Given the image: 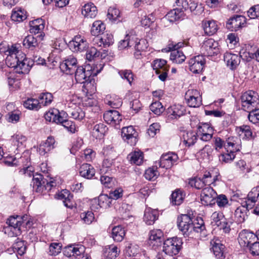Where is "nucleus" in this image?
<instances>
[{
    "instance_id": "nucleus-31",
    "label": "nucleus",
    "mask_w": 259,
    "mask_h": 259,
    "mask_svg": "<svg viewBox=\"0 0 259 259\" xmlns=\"http://www.w3.org/2000/svg\"><path fill=\"white\" fill-rule=\"evenodd\" d=\"M82 14L87 18H94L97 14V8L93 3L85 4L82 10Z\"/></svg>"
},
{
    "instance_id": "nucleus-47",
    "label": "nucleus",
    "mask_w": 259,
    "mask_h": 259,
    "mask_svg": "<svg viewBox=\"0 0 259 259\" xmlns=\"http://www.w3.org/2000/svg\"><path fill=\"white\" fill-rule=\"evenodd\" d=\"M53 95L50 93L41 94L38 98V101L40 107L50 105L53 101Z\"/></svg>"
},
{
    "instance_id": "nucleus-18",
    "label": "nucleus",
    "mask_w": 259,
    "mask_h": 259,
    "mask_svg": "<svg viewBox=\"0 0 259 259\" xmlns=\"http://www.w3.org/2000/svg\"><path fill=\"white\" fill-rule=\"evenodd\" d=\"M132 40L134 42L132 43V47H133L135 48L136 51L135 56L138 59L141 55V52L148 48V42L145 39H139L133 35H132Z\"/></svg>"
},
{
    "instance_id": "nucleus-7",
    "label": "nucleus",
    "mask_w": 259,
    "mask_h": 259,
    "mask_svg": "<svg viewBox=\"0 0 259 259\" xmlns=\"http://www.w3.org/2000/svg\"><path fill=\"white\" fill-rule=\"evenodd\" d=\"M185 98L190 107H199L202 105V97L197 90H188L185 94Z\"/></svg>"
},
{
    "instance_id": "nucleus-40",
    "label": "nucleus",
    "mask_w": 259,
    "mask_h": 259,
    "mask_svg": "<svg viewBox=\"0 0 259 259\" xmlns=\"http://www.w3.org/2000/svg\"><path fill=\"white\" fill-rule=\"evenodd\" d=\"M38 42L37 39L32 35L26 36L23 41V45L26 48L33 50L38 46Z\"/></svg>"
},
{
    "instance_id": "nucleus-38",
    "label": "nucleus",
    "mask_w": 259,
    "mask_h": 259,
    "mask_svg": "<svg viewBox=\"0 0 259 259\" xmlns=\"http://www.w3.org/2000/svg\"><path fill=\"white\" fill-rule=\"evenodd\" d=\"M152 66L156 73H159L161 70H169L166 61L162 59L155 60L152 63Z\"/></svg>"
},
{
    "instance_id": "nucleus-21",
    "label": "nucleus",
    "mask_w": 259,
    "mask_h": 259,
    "mask_svg": "<svg viewBox=\"0 0 259 259\" xmlns=\"http://www.w3.org/2000/svg\"><path fill=\"white\" fill-rule=\"evenodd\" d=\"M75 79L77 82L84 83L90 80L91 72L89 70L85 71L81 66L78 67L74 71Z\"/></svg>"
},
{
    "instance_id": "nucleus-51",
    "label": "nucleus",
    "mask_w": 259,
    "mask_h": 259,
    "mask_svg": "<svg viewBox=\"0 0 259 259\" xmlns=\"http://www.w3.org/2000/svg\"><path fill=\"white\" fill-rule=\"evenodd\" d=\"M197 134L193 132L187 133L184 135V142L188 146L193 145L197 140Z\"/></svg>"
},
{
    "instance_id": "nucleus-39",
    "label": "nucleus",
    "mask_w": 259,
    "mask_h": 259,
    "mask_svg": "<svg viewBox=\"0 0 259 259\" xmlns=\"http://www.w3.org/2000/svg\"><path fill=\"white\" fill-rule=\"evenodd\" d=\"M108 128L103 123H100L96 124L92 130V135L96 138H100L107 132Z\"/></svg>"
},
{
    "instance_id": "nucleus-57",
    "label": "nucleus",
    "mask_w": 259,
    "mask_h": 259,
    "mask_svg": "<svg viewBox=\"0 0 259 259\" xmlns=\"http://www.w3.org/2000/svg\"><path fill=\"white\" fill-rule=\"evenodd\" d=\"M188 184L192 187H195L197 189H203L205 188L202 178H196L189 179Z\"/></svg>"
},
{
    "instance_id": "nucleus-2",
    "label": "nucleus",
    "mask_w": 259,
    "mask_h": 259,
    "mask_svg": "<svg viewBox=\"0 0 259 259\" xmlns=\"http://www.w3.org/2000/svg\"><path fill=\"white\" fill-rule=\"evenodd\" d=\"M177 226L185 237L191 235L193 231L200 233L205 236V227L203 221L200 219L196 224H193L191 217L187 214H182L177 218Z\"/></svg>"
},
{
    "instance_id": "nucleus-60",
    "label": "nucleus",
    "mask_w": 259,
    "mask_h": 259,
    "mask_svg": "<svg viewBox=\"0 0 259 259\" xmlns=\"http://www.w3.org/2000/svg\"><path fill=\"white\" fill-rule=\"evenodd\" d=\"M134 42L132 40V35H126L124 39L121 40L119 42L118 48L120 50L125 49L127 47H132V43Z\"/></svg>"
},
{
    "instance_id": "nucleus-50",
    "label": "nucleus",
    "mask_w": 259,
    "mask_h": 259,
    "mask_svg": "<svg viewBox=\"0 0 259 259\" xmlns=\"http://www.w3.org/2000/svg\"><path fill=\"white\" fill-rule=\"evenodd\" d=\"M150 110L155 114L160 115L165 110L163 106L159 101L153 102L150 106Z\"/></svg>"
},
{
    "instance_id": "nucleus-35",
    "label": "nucleus",
    "mask_w": 259,
    "mask_h": 259,
    "mask_svg": "<svg viewBox=\"0 0 259 259\" xmlns=\"http://www.w3.org/2000/svg\"><path fill=\"white\" fill-rule=\"evenodd\" d=\"M105 30V25L101 21H95L92 26L91 33L94 36L100 35Z\"/></svg>"
},
{
    "instance_id": "nucleus-29",
    "label": "nucleus",
    "mask_w": 259,
    "mask_h": 259,
    "mask_svg": "<svg viewBox=\"0 0 259 259\" xmlns=\"http://www.w3.org/2000/svg\"><path fill=\"white\" fill-rule=\"evenodd\" d=\"M202 26L205 33L208 35L215 33L218 29L216 22L213 20L203 21Z\"/></svg>"
},
{
    "instance_id": "nucleus-43",
    "label": "nucleus",
    "mask_w": 259,
    "mask_h": 259,
    "mask_svg": "<svg viewBox=\"0 0 259 259\" xmlns=\"http://www.w3.org/2000/svg\"><path fill=\"white\" fill-rule=\"evenodd\" d=\"M170 59L173 63L181 64L185 60L186 56L181 51H174L170 53Z\"/></svg>"
},
{
    "instance_id": "nucleus-28",
    "label": "nucleus",
    "mask_w": 259,
    "mask_h": 259,
    "mask_svg": "<svg viewBox=\"0 0 259 259\" xmlns=\"http://www.w3.org/2000/svg\"><path fill=\"white\" fill-rule=\"evenodd\" d=\"M79 174L81 177L90 179L95 175V170L91 164L83 163L80 167Z\"/></svg>"
},
{
    "instance_id": "nucleus-22",
    "label": "nucleus",
    "mask_w": 259,
    "mask_h": 259,
    "mask_svg": "<svg viewBox=\"0 0 259 259\" xmlns=\"http://www.w3.org/2000/svg\"><path fill=\"white\" fill-rule=\"evenodd\" d=\"M55 140L54 137L50 136L46 141L40 144L38 149L40 155H44L53 150L55 146Z\"/></svg>"
},
{
    "instance_id": "nucleus-59",
    "label": "nucleus",
    "mask_w": 259,
    "mask_h": 259,
    "mask_svg": "<svg viewBox=\"0 0 259 259\" xmlns=\"http://www.w3.org/2000/svg\"><path fill=\"white\" fill-rule=\"evenodd\" d=\"M158 172L154 167L149 168L146 170L144 176L145 179L149 181L155 180L158 175Z\"/></svg>"
},
{
    "instance_id": "nucleus-61",
    "label": "nucleus",
    "mask_w": 259,
    "mask_h": 259,
    "mask_svg": "<svg viewBox=\"0 0 259 259\" xmlns=\"http://www.w3.org/2000/svg\"><path fill=\"white\" fill-rule=\"evenodd\" d=\"M58 114H59V110L57 109L53 108L46 112L44 117L47 121L55 122L56 116Z\"/></svg>"
},
{
    "instance_id": "nucleus-37",
    "label": "nucleus",
    "mask_w": 259,
    "mask_h": 259,
    "mask_svg": "<svg viewBox=\"0 0 259 259\" xmlns=\"http://www.w3.org/2000/svg\"><path fill=\"white\" fill-rule=\"evenodd\" d=\"M125 234L124 230L120 226L114 227L112 230V237L117 242L121 241L124 238Z\"/></svg>"
},
{
    "instance_id": "nucleus-62",
    "label": "nucleus",
    "mask_w": 259,
    "mask_h": 259,
    "mask_svg": "<svg viewBox=\"0 0 259 259\" xmlns=\"http://www.w3.org/2000/svg\"><path fill=\"white\" fill-rule=\"evenodd\" d=\"M238 132L240 135H244L247 139H250L252 137V132L250 127L248 125H243L238 128Z\"/></svg>"
},
{
    "instance_id": "nucleus-55",
    "label": "nucleus",
    "mask_w": 259,
    "mask_h": 259,
    "mask_svg": "<svg viewBox=\"0 0 259 259\" xmlns=\"http://www.w3.org/2000/svg\"><path fill=\"white\" fill-rule=\"evenodd\" d=\"M225 219L223 213L220 211H215L212 213L211 216V224L217 226L221 224V222Z\"/></svg>"
},
{
    "instance_id": "nucleus-46",
    "label": "nucleus",
    "mask_w": 259,
    "mask_h": 259,
    "mask_svg": "<svg viewBox=\"0 0 259 259\" xmlns=\"http://www.w3.org/2000/svg\"><path fill=\"white\" fill-rule=\"evenodd\" d=\"M163 236V232L159 229L151 230L149 233V240L151 243L153 241L160 243Z\"/></svg>"
},
{
    "instance_id": "nucleus-15",
    "label": "nucleus",
    "mask_w": 259,
    "mask_h": 259,
    "mask_svg": "<svg viewBox=\"0 0 259 259\" xmlns=\"http://www.w3.org/2000/svg\"><path fill=\"white\" fill-rule=\"evenodd\" d=\"M178 157L174 153H167L163 154L158 162L160 167L168 169L170 168L177 161Z\"/></svg>"
},
{
    "instance_id": "nucleus-41",
    "label": "nucleus",
    "mask_w": 259,
    "mask_h": 259,
    "mask_svg": "<svg viewBox=\"0 0 259 259\" xmlns=\"http://www.w3.org/2000/svg\"><path fill=\"white\" fill-rule=\"evenodd\" d=\"M124 252L128 256H135L139 252V247L136 244L127 242L125 245Z\"/></svg>"
},
{
    "instance_id": "nucleus-10",
    "label": "nucleus",
    "mask_w": 259,
    "mask_h": 259,
    "mask_svg": "<svg viewBox=\"0 0 259 259\" xmlns=\"http://www.w3.org/2000/svg\"><path fill=\"white\" fill-rule=\"evenodd\" d=\"M217 193L210 187L203 188L201 193V202L204 205H211L215 203Z\"/></svg>"
},
{
    "instance_id": "nucleus-64",
    "label": "nucleus",
    "mask_w": 259,
    "mask_h": 259,
    "mask_svg": "<svg viewBox=\"0 0 259 259\" xmlns=\"http://www.w3.org/2000/svg\"><path fill=\"white\" fill-rule=\"evenodd\" d=\"M249 112L248 118L249 121L253 123L259 122V109L256 108L251 110Z\"/></svg>"
},
{
    "instance_id": "nucleus-26",
    "label": "nucleus",
    "mask_w": 259,
    "mask_h": 259,
    "mask_svg": "<svg viewBox=\"0 0 259 259\" xmlns=\"http://www.w3.org/2000/svg\"><path fill=\"white\" fill-rule=\"evenodd\" d=\"M168 116L171 119H177L184 114V108L181 105H174L166 110Z\"/></svg>"
},
{
    "instance_id": "nucleus-25",
    "label": "nucleus",
    "mask_w": 259,
    "mask_h": 259,
    "mask_svg": "<svg viewBox=\"0 0 259 259\" xmlns=\"http://www.w3.org/2000/svg\"><path fill=\"white\" fill-rule=\"evenodd\" d=\"M210 243L212 246L211 249L215 257L218 259H223L225 258L224 253L225 248L224 245L221 243L220 241L218 240H212L210 242Z\"/></svg>"
},
{
    "instance_id": "nucleus-3",
    "label": "nucleus",
    "mask_w": 259,
    "mask_h": 259,
    "mask_svg": "<svg viewBox=\"0 0 259 259\" xmlns=\"http://www.w3.org/2000/svg\"><path fill=\"white\" fill-rule=\"evenodd\" d=\"M177 8L170 11L166 15L169 22H174L184 19L185 11L188 9V2L187 0H176Z\"/></svg>"
},
{
    "instance_id": "nucleus-30",
    "label": "nucleus",
    "mask_w": 259,
    "mask_h": 259,
    "mask_svg": "<svg viewBox=\"0 0 259 259\" xmlns=\"http://www.w3.org/2000/svg\"><path fill=\"white\" fill-rule=\"evenodd\" d=\"M127 158L131 163L140 165L143 162L144 154L140 150H135L128 155Z\"/></svg>"
},
{
    "instance_id": "nucleus-36",
    "label": "nucleus",
    "mask_w": 259,
    "mask_h": 259,
    "mask_svg": "<svg viewBox=\"0 0 259 259\" xmlns=\"http://www.w3.org/2000/svg\"><path fill=\"white\" fill-rule=\"evenodd\" d=\"M16 10L12 12L11 19L13 21L21 22L27 18L26 12L22 8H16Z\"/></svg>"
},
{
    "instance_id": "nucleus-1",
    "label": "nucleus",
    "mask_w": 259,
    "mask_h": 259,
    "mask_svg": "<svg viewBox=\"0 0 259 259\" xmlns=\"http://www.w3.org/2000/svg\"><path fill=\"white\" fill-rule=\"evenodd\" d=\"M0 53L7 55L6 59L7 65L16 70L19 74L28 73L32 64H30V60L26 58V55L22 51L18 50L15 46L11 47L6 42L0 44Z\"/></svg>"
},
{
    "instance_id": "nucleus-45",
    "label": "nucleus",
    "mask_w": 259,
    "mask_h": 259,
    "mask_svg": "<svg viewBox=\"0 0 259 259\" xmlns=\"http://www.w3.org/2000/svg\"><path fill=\"white\" fill-rule=\"evenodd\" d=\"M188 8H189L191 12L196 15H200L204 12V7L202 4H198L194 2H190L188 3Z\"/></svg>"
},
{
    "instance_id": "nucleus-4",
    "label": "nucleus",
    "mask_w": 259,
    "mask_h": 259,
    "mask_svg": "<svg viewBox=\"0 0 259 259\" xmlns=\"http://www.w3.org/2000/svg\"><path fill=\"white\" fill-rule=\"evenodd\" d=\"M241 100L242 109L247 112L257 108L259 102L257 94L252 91L244 93Z\"/></svg>"
},
{
    "instance_id": "nucleus-8",
    "label": "nucleus",
    "mask_w": 259,
    "mask_h": 259,
    "mask_svg": "<svg viewBox=\"0 0 259 259\" xmlns=\"http://www.w3.org/2000/svg\"><path fill=\"white\" fill-rule=\"evenodd\" d=\"M103 117L108 124L114 126L116 128H119V124L122 117L118 111L115 110L107 111L104 113Z\"/></svg>"
},
{
    "instance_id": "nucleus-17",
    "label": "nucleus",
    "mask_w": 259,
    "mask_h": 259,
    "mask_svg": "<svg viewBox=\"0 0 259 259\" xmlns=\"http://www.w3.org/2000/svg\"><path fill=\"white\" fill-rule=\"evenodd\" d=\"M240 54H241V52H240ZM242 57L243 56L241 54L238 56L236 54L226 52L224 54V61L226 63L227 66L231 70H234L240 64V58Z\"/></svg>"
},
{
    "instance_id": "nucleus-27",
    "label": "nucleus",
    "mask_w": 259,
    "mask_h": 259,
    "mask_svg": "<svg viewBox=\"0 0 259 259\" xmlns=\"http://www.w3.org/2000/svg\"><path fill=\"white\" fill-rule=\"evenodd\" d=\"M158 217V212L156 209H152L151 208H147L145 209L144 220L147 225L153 224Z\"/></svg>"
},
{
    "instance_id": "nucleus-13",
    "label": "nucleus",
    "mask_w": 259,
    "mask_h": 259,
    "mask_svg": "<svg viewBox=\"0 0 259 259\" xmlns=\"http://www.w3.org/2000/svg\"><path fill=\"white\" fill-rule=\"evenodd\" d=\"M69 47L74 52H82L88 48V44L80 35H76L69 42Z\"/></svg>"
},
{
    "instance_id": "nucleus-54",
    "label": "nucleus",
    "mask_w": 259,
    "mask_h": 259,
    "mask_svg": "<svg viewBox=\"0 0 259 259\" xmlns=\"http://www.w3.org/2000/svg\"><path fill=\"white\" fill-rule=\"evenodd\" d=\"M13 248L14 252H16L19 255H22L24 254L26 247L24 241L19 240L13 244Z\"/></svg>"
},
{
    "instance_id": "nucleus-9",
    "label": "nucleus",
    "mask_w": 259,
    "mask_h": 259,
    "mask_svg": "<svg viewBox=\"0 0 259 259\" xmlns=\"http://www.w3.org/2000/svg\"><path fill=\"white\" fill-rule=\"evenodd\" d=\"M246 18L241 15H235L228 19L226 22V28L231 31H236L245 26Z\"/></svg>"
},
{
    "instance_id": "nucleus-42",
    "label": "nucleus",
    "mask_w": 259,
    "mask_h": 259,
    "mask_svg": "<svg viewBox=\"0 0 259 259\" xmlns=\"http://www.w3.org/2000/svg\"><path fill=\"white\" fill-rule=\"evenodd\" d=\"M184 198L183 192L180 189L175 190L171 195V203L173 205H180L183 202Z\"/></svg>"
},
{
    "instance_id": "nucleus-11",
    "label": "nucleus",
    "mask_w": 259,
    "mask_h": 259,
    "mask_svg": "<svg viewBox=\"0 0 259 259\" xmlns=\"http://www.w3.org/2000/svg\"><path fill=\"white\" fill-rule=\"evenodd\" d=\"M205 64V59L203 55L195 56L189 61V69L194 73H200Z\"/></svg>"
},
{
    "instance_id": "nucleus-5",
    "label": "nucleus",
    "mask_w": 259,
    "mask_h": 259,
    "mask_svg": "<svg viewBox=\"0 0 259 259\" xmlns=\"http://www.w3.org/2000/svg\"><path fill=\"white\" fill-rule=\"evenodd\" d=\"M183 244L181 238L175 237L166 239L163 243V251L167 255L177 254L181 249Z\"/></svg>"
},
{
    "instance_id": "nucleus-58",
    "label": "nucleus",
    "mask_w": 259,
    "mask_h": 259,
    "mask_svg": "<svg viewBox=\"0 0 259 259\" xmlns=\"http://www.w3.org/2000/svg\"><path fill=\"white\" fill-rule=\"evenodd\" d=\"M118 74L122 78L126 79L130 84H132L134 80V75L131 70H119Z\"/></svg>"
},
{
    "instance_id": "nucleus-14",
    "label": "nucleus",
    "mask_w": 259,
    "mask_h": 259,
    "mask_svg": "<svg viewBox=\"0 0 259 259\" xmlns=\"http://www.w3.org/2000/svg\"><path fill=\"white\" fill-rule=\"evenodd\" d=\"M60 68L67 74H72L77 68V60L72 56H69L60 64Z\"/></svg>"
},
{
    "instance_id": "nucleus-53",
    "label": "nucleus",
    "mask_w": 259,
    "mask_h": 259,
    "mask_svg": "<svg viewBox=\"0 0 259 259\" xmlns=\"http://www.w3.org/2000/svg\"><path fill=\"white\" fill-rule=\"evenodd\" d=\"M120 17V11L114 7H110L108 10L107 17L112 22H115Z\"/></svg>"
},
{
    "instance_id": "nucleus-33",
    "label": "nucleus",
    "mask_w": 259,
    "mask_h": 259,
    "mask_svg": "<svg viewBox=\"0 0 259 259\" xmlns=\"http://www.w3.org/2000/svg\"><path fill=\"white\" fill-rule=\"evenodd\" d=\"M120 251L117 246L112 245L105 246L103 250V255L107 259H115Z\"/></svg>"
},
{
    "instance_id": "nucleus-63",
    "label": "nucleus",
    "mask_w": 259,
    "mask_h": 259,
    "mask_svg": "<svg viewBox=\"0 0 259 259\" xmlns=\"http://www.w3.org/2000/svg\"><path fill=\"white\" fill-rule=\"evenodd\" d=\"M81 220L86 224H91L95 219L93 212L90 211L83 212L80 214Z\"/></svg>"
},
{
    "instance_id": "nucleus-44",
    "label": "nucleus",
    "mask_w": 259,
    "mask_h": 259,
    "mask_svg": "<svg viewBox=\"0 0 259 259\" xmlns=\"http://www.w3.org/2000/svg\"><path fill=\"white\" fill-rule=\"evenodd\" d=\"M70 116L74 119L81 120L85 117V112L79 107H76L74 109L68 111Z\"/></svg>"
},
{
    "instance_id": "nucleus-20",
    "label": "nucleus",
    "mask_w": 259,
    "mask_h": 259,
    "mask_svg": "<svg viewBox=\"0 0 259 259\" xmlns=\"http://www.w3.org/2000/svg\"><path fill=\"white\" fill-rule=\"evenodd\" d=\"M258 239L256 236L251 232L243 231L239 234V242L244 247H249L254 241Z\"/></svg>"
},
{
    "instance_id": "nucleus-56",
    "label": "nucleus",
    "mask_w": 259,
    "mask_h": 259,
    "mask_svg": "<svg viewBox=\"0 0 259 259\" xmlns=\"http://www.w3.org/2000/svg\"><path fill=\"white\" fill-rule=\"evenodd\" d=\"M62 245L59 243H52L49 246V254L50 255L56 256L61 252Z\"/></svg>"
},
{
    "instance_id": "nucleus-24",
    "label": "nucleus",
    "mask_w": 259,
    "mask_h": 259,
    "mask_svg": "<svg viewBox=\"0 0 259 259\" xmlns=\"http://www.w3.org/2000/svg\"><path fill=\"white\" fill-rule=\"evenodd\" d=\"M58 198L63 200L64 205L70 208L73 207L74 203L73 200V196L70 193V192L64 189L62 190L58 194Z\"/></svg>"
},
{
    "instance_id": "nucleus-16",
    "label": "nucleus",
    "mask_w": 259,
    "mask_h": 259,
    "mask_svg": "<svg viewBox=\"0 0 259 259\" xmlns=\"http://www.w3.org/2000/svg\"><path fill=\"white\" fill-rule=\"evenodd\" d=\"M112 200L107 194L100 195L98 200H94L91 206L92 209H98L99 208H107L110 206Z\"/></svg>"
},
{
    "instance_id": "nucleus-49",
    "label": "nucleus",
    "mask_w": 259,
    "mask_h": 259,
    "mask_svg": "<svg viewBox=\"0 0 259 259\" xmlns=\"http://www.w3.org/2000/svg\"><path fill=\"white\" fill-rule=\"evenodd\" d=\"M24 106L32 110H38L40 108L38 100L35 99H28L24 102Z\"/></svg>"
},
{
    "instance_id": "nucleus-12",
    "label": "nucleus",
    "mask_w": 259,
    "mask_h": 259,
    "mask_svg": "<svg viewBox=\"0 0 259 259\" xmlns=\"http://www.w3.org/2000/svg\"><path fill=\"white\" fill-rule=\"evenodd\" d=\"M121 136L123 139L131 146L135 145L138 141V133L133 126L123 127Z\"/></svg>"
},
{
    "instance_id": "nucleus-32",
    "label": "nucleus",
    "mask_w": 259,
    "mask_h": 259,
    "mask_svg": "<svg viewBox=\"0 0 259 259\" xmlns=\"http://www.w3.org/2000/svg\"><path fill=\"white\" fill-rule=\"evenodd\" d=\"M45 183L46 180L41 174H36L33 176L32 185L35 191L40 192L42 190Z\"/></svg>"
},
{
    "instance_id": "nucleus-19",
    "label": "nucleus",
    "mask_w": 259,
    "mask_h": 259,
    "mask_svg": "<svg viewBox=\"0 0 259 259\" xmlns=\"http://www.w3.org/2000/svg\"><path fill=\"white\" fill-rule=\"evenodd\" d=\"M240 148V140L236 137H230L225 141V148L227 152H237Z\"/></svg>"
},
{
    "instance_id": "nucleus-6",
    "label": "nucleus",
    "mask_w": 259,
    "mask_h": 259,
    "mask_svg": "<svg viewBox=\"0 0 259 259\" xmlns=\"http://www.w3.org/2000/svg\"><path fill=\"white\" fill-rule=\"evenodd\" d=\"M219 44L213 39L209 38L203 41L201 47V52L204 56H212L219 53Z\"/></svg>"
},
{
    "instance_id": "nucleus-52",
    "label": "nucleus",
    "mask_w": 259,
    "mask_h": 259,
    "mask_svg": "<svg viewBox=\"0 0 259 259\" xmlns=\"http://www.w3.org/2000/svg\"><path fill=\"white\" fill-rule=\"evenodd\" d=\"M211 133H213V130L208 123H201L198 125L196 133L197 135Z\"/></svg>"
},
{
    "instance_id": "nucleus-34",
    "label": "nucleus",
    "mask_w": 259,
    "mask_h": 259,
    "mask_svg": "<svg viewBox=\"0 0 259 259\" xmlns=\"http://www.w3.org/2000/svg\"><path fill=\"white\" fill-rule=\"evenodd\" d=\"M248 210L247 208L240 206L235 211V219L238 223H241L245 221L248 217Z\"/></svg>"
},
{
    "instance_id": "nucleus-48",
    "label": "nucleus",
    "mask_w": 259,
    "mask_h": 259,
    "mask_svg": "<svg viewBox=\"0 0 259 259\" xmlns=\"http://www.w3.org/2000/svg\"><path fill=\"white\" fill-rule=\"evenodd\" d=\"M101 184L105 188H111L115 185V180L112 177L103 175L100 178Z\"/></svg>"
},
{
    "instance_id": "nucleus-23",
    "label": "nucleus",
    "mask_w": 259,
    "mask_h": 259,
    "mask_svg": "<svg viewBox=\"0 0 259 259\" xmlns=\"http://www.w3.org/2000/svg\"><path fill=\"white\" fill-rule=\"evenodd\" d=\"M19 215L16 217L11 216L10 217L7 221V223L9 225V229L11 231H13V234L18 236L21 233L20 227L21 226V221L19 220Z\"/></svg>"
}]
</instances>
